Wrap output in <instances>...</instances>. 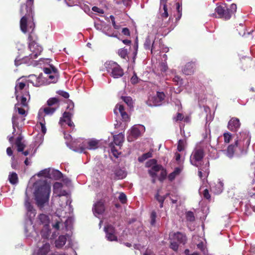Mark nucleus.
Returning a JSON list of instances; mask_svg holds the SVG:
<instances>
[{
	"mask_svg": "<svg viewBox=\"0 0 255 255\" xmlns=\"http://www.w3.org/2000/svg\"><path fill=\"white\" fill-rule=\"evenodd\" d=\"M34 27L35 24L33 22V10H32L31 15L28 17L26 27V31H27L28 27L32 29V31L28 36V47L32 52L29 56V59H33L36 58L38 56L41 54L42 51V47L39 45L36 42V41L38 39L37 37L35 35L33 32ZM22 32L24 33V32ZM27 31L25 32V33Z\"/></svg>",
	"mask_w": 255,
	"mask_h": 255,
	"instance_id": "f257e3e1",
	"label": "nucleus"
},
{
	"mask_svg": "<svg viewBox=\"0 0 255 255\" xmlns=\"http://www.w3.org/2000/svg\"><path fill=\"white\" fill-rule=\"evenodd\" d=\"M236 136L234 143L229 144L226 149V155L230 158L234 156L238 147L243 150L250 144L251 137L247 132H240L239 134H237Z\"/></svg>",
	"mask_w": 255,
	"mask_h": 255,
	"instance_id": "f03ea898",
	"label": "nucleus"
},
{
	"mask_svg": "<svg viewBox=\"0 0 255 255\" xmlns=\"http://www.w3.org/2000/svg\"><path fill=\"white\" fill-rule=\"evenodd\" d=\"M50 191V186L45 182L40 183L36 187L34 194L38 206L43 207L48 202Z\"/></svg>",
	"mask_w": 255,
	"mask_h": 255,
	"instance_id": "7ed1b4c3",
	"label": "nucleus"
},
{
	"mask_svg": "<svg viewBox=\"0 0 255 255\" xmlns=\"http://www.w3.org/2000/svg\"><path fill=\"white\" fill-rule=\"evenodd\" d=\"M34 0H26V2L21 5L20 13L22 17L20 20V27L22 31H26L27 22L28 17L32 13L33 7Z\"/></svg>",
	"mask_w": 255,
	"mask_h": 255,
	"instance_id": "20e7f679",
	"label": "nucleus"
},
{
	"mask_svg": "<svg viewBox=\"0 0 255 255\" xmlns=\"http://www.w3.org/2000/svg\"><path fill=\"white\" fill-rule=\"evenodd\" d=\"M237 5L233 3L228 7L226 4H222L217 5L215 11V13L210 14L211 16L215 17L223 18L225 20L230 19L232 15L236 11Z\"/></svg>",
	"mask_w": 255,
	"mask_h": 255,
	"instance_id": "39448f33",
	"label": "nucleus"
},
{
	"mask_svg": "<svg viewBox=\"0 0 255 255\" xmlns=\"http://www.w3.org/2000/svg\"><path fill=\"white\" fill-rule=\"evenodd\" d=\"M169 248L174 251L177 252L180 244L184 245L186 244L187 238L185 234L177 232L169 235Z\"/></svg>",
	"mask_w": 255,
	"mask_h": 255,
	"instance_id": "423d86ee",
	"label": "nucleus"
},
{
	"mask_svg": "<svg viewBox=\"0 0 255 255\" xmlns=\"http://www.w3.org/2000/svg\"><path fill=\"white\" fill-rule=\"evenodd\" d=\"M105 66L107 72L114 78L121 77L124 74L123 69L115 62L112 61L107 62Z\"/></svg>",
	"mask_w": 255,
	"mask_h": 255,
	"instance_id": "0eeeda50",
	"label": "nucleus"
},
{
	"mask_svg": "<svg viewBox=\"0 0 255 255\" xmlns=\"http://www.w3.org/2000/svg\"><path fill=\"white\" fill-rule=\"evenodd\" d=\"M204 155V152L202 149H194L190 156L191 163L194 166L198 167V163L203 159Z\"/></svg>",
	"mask_w": 255,
	"mask_h": 255,
	"instance_id": "6e6552de",
	"label": "nucleus"
},
{
	"mask_svg": "<svg viewBox=\"0 0 255 255\" xmlns=\"http://www.w3.org/2000/svg\"><path fill=\"white\" fill-rule=\"evenodd\" d=\"M98 141L91 139L88 141H84L79 145V150L80 152H84L86 149H95L98 148Z\"/></svg>",
	"mask_w": 255,
	"mask_h": 255,
	"instance_id": "1a4fd4ad",
	"label": "nucleus"
},
{
	"mask_svg": "<svg viewBox=\"0 0 255 255\" xmlns=\"http://www.w3.org/2000/svg\"><path fill=\"white\" fill-rule=\"evenodd\" d=\"M106 233V237L109 241H118V237L115 235L116 230L115 227L111 225H108L104 227Z\"/></svg>",
	"mask_w": 255,
	"mask_h": 255,
	"instance_id": "9d476101",
	"label": "nucleus"
},
{
	"mask_svg": "<svg viewBox=\"0 0 255 255\" xmlns=\"http://www.w3.org/2000/svg\"><path fill=\"white\" fill-rule=\"evenodd\" d=\"M114 112L116 115H118L119 114H120L123 121L127 122L128 121L129 119L128 114L125 111V107L123 105L120 104L116 105L114 109Z\"/></svg>",
	"mask_w": 255,
	"mask_h": 255,
	"instance_id": "9b49d317",
	"label": "nucleus"
},
{
	"mask_svg": "<svg viewBox=\"0 0 255 255\" xmlns=\"http://www.w3.org/2000/svg\"><path fill=\"white\" fill-rule=\"evenodd\" d=\"M92 210L95 216L102 214L105 211V201L101 199L97 201L94 204Z\"/></svg>",
	"mask_w": 255,
	"mask_h": 255,
	"instance_id": "f8f14e48",
	"label": "nucleus"
},
{
	"mask_svg": "<svg viewBox=\"0 0 255 255\" xmlns=\"http://www.w3.org/2000/svg\"><path fill=\"white\" fill-rule=\"evenodd\" d=\"M72 114L69 112H65L63 114V116L60 118L59 124L61 127L64 126L65 123H66L68 126L70 127H74V124L71 120Z\"/></svg>",
	"mask_w": 255,
	"mask_h": 255,
	"instance_id": "ddd939ff",
	"label": "nucleus"
},
{
	"mask_svg": "<svg viewBox=\"0 0 255 255\" xmlns=\"http://www.w3.org/2000/svg\"><path fill=\"white\" fill-rule=\"evenodd\" d=\"M241 126V123L239 119L237 118H232L229 121L228 124V128L233 132H236Z\"/></svg>",
	"mask_w": 255,
	"mask_h": 255,
	"instance_id": "4468645a",
	"label": "nucleus"
},
{
	"mask_svg": "<svg viewBox=\"0 0 255 255\" xmlns=\"http://www.w3.org/2000/svg\"><path fill=\"white\" fill-rule=\"evenodd\" d=\"M195 68V63L194 62H188L184 67L182 72L185 75H191L194 73Z\"/></svg>",
	"mask_w": 255,
	"mask_h": 255,
	"instance_id": "2eb2a0df",
	"label": "nucleus"
},
{
	"mask_svg": "<svg viewBox=\"0 0 255 255\" xmlns=\"http://www.w3.org/2000/svg\"><path fill=\"white\" fill-rule=\"evenodd\" d=\"M60 102V101L58 98H50L47 100V105L49 107L56 108L57 110L59 107Z\"/></svg>",
	"mask_w": 255,
	"mask_h": 255,
	"instance_id": "dca6fc26",
	"label": "nucleus"
},
{
	"mask_svg": "<svg viewBox=\"0 0 255 255\" xmlns=\"http://www.w3.org/2000/svg\"><path fill=\"white\" fill-rule=\"evenodd\" d=\"M114 174L115 175L114 179L115 180L123 179L127 176L126 172L120 168H117L115 169L114 171Z\"/></svg>",
	"mask_w": 255,
	"mask_h": 255,
	"instance_id": "f3484780",
	"label": "nucleus"
},
{
	"mask_svg": "<svg viewBox=\"0 0 255 255\" xmlns=\"http://www.w3.org/2000/svg\"><path fill=\"white\" fill-rule=\"evenodd\" d=\"M50 247L49 243L44 244L42 247L39 248L37 255H46L50 251Z\"/></svg>",
	"mask_w": 255,
	"mask_h": 255,
	"instance_id": "a211bd4d",
	"label": "nucleus"
},
{
	"mask_svg": "<svg viewBox=\"0 0 255 255\" xmlns=\"http://www.w3.org/2000/svg\"><path fill=\"white\" fill-rule=\"evenodd\" d=\"M124 140V135L120 133L114 136V141L116 145L121 146Z\"/></svg>",
	"mask_w": 255,
	"mask_h": 255,
	"instance_id": "6ab92c4d",
	"label": "nucleus"
},
{
	"mask_svg": "<svg viewBox=\"0 0 255 255\" xmlns=\"http://www.w3.org/2000/svg\"><path fill=\"white\" fill-rule=\"evenodd\" d=\"M25 87V84L22 82H19V80L16 81V85L15 86V95L16 100H18V95L17 93L18 91L23 90Z\"/></svg>",
	"mask_w": 255,
	"mask_h": 255,
	"instance_id": "aec40b11",
	"label": "nucleus"
},
{
	"mask_svg": "<svg viewBox=\"0 0 255 255\" xmlns=\"http://www.w3.org/2000/svg\"><path fill=\"white\" fill-rule=\"evenodd\" d=\"M181 172V169L179 167H176L174 170L170 173L168 176V180L172 181L175 179L176 177L180 174Z\"/></svg>",
	"mask_w": 255,
	"mask_h": 255,
	"instance_id": "412c9836",
	"label": "nucleus"
},
{
	"mask_svg": "<svg viewBox=\"0 0 255 255\" xmlns=\"http://www.w3.org/2000/svg\"><path fill=\"white\" fill-rule=\"evenodd\" d=\"M22 137L20 135L18 136L15 140V144L17 147V151L18 152L23 151L25 145L22 142Z\"/></svg>",
	"mask_w": 255,
	"mask_h": 255,
	"instance_id": "4be33fe9",
	"label": "nucleus"
},
{
	"mask_svg": "<svg viewBox=\"0 0 255 255\" xmlns=\"http://www.w3.org/2000/svg\"><path fill=\"white\" fill-rule=\"evenodd\" d=\"M198 169L202 171L204 177H207L209 174V162H207L205 165L202 166L198 165Z\"/></svg>",
	"mask_w": 255,
	"mask_h": 255,
	"instance_id": "5701e85b",
	"label": "nucleus"
},
{
	"mask_svg": "<svg viewBox=\"0 0 255 255\" xmlns=\"http://www.w3.org/2000/svg\"><path fill=\"white\" fill-rule=\"evenodd\" d=\"M8 180L12 185L17 184L18 182V178L17 174L15 172L10 173L8 175Z\"/></svg>",
	"mask_w": 255,
	"mask_h": 255,
	"instance_id": "b1692460",
	"label": "nucleus"
},
{
	"mask_svg": "<svg viewBox=\"0 0 255 255\" xmlns=\"http://www.w3.org/2000/svg\"><path fill=\"white\" fill-rule=\"evenodd\" d=\"M176 5V10L177 12V14L175 15L176 21H178L182 16V6L181 4H180L179 2H177L175 3Z\"/></svg>",
	"mask_w": 255,
	"mask_h": 255,
	"instance_id": "393cba45",
	"label": "nucleus"
},
{
	"mask_svg": "<svg viewBox=\"0 0 255 255\" xmlns=\"http://www.w3.org/2000/svg\"><path fill=\"white\" fill-rule=\"evenodd\" d=\"M28 97L29 100L30 99V95L28 91H26L22 96L20 100V105H21L23 107H27L28 104L27 103V97Z\"/></svg>",
	"mask_w": 255,
	"mask_h": 255,
	"instance_id": "a878e982",
	"label": "nucleus"
},
{
	"mask_svg": "<svg viewBox=\"0 0 255 255\" xmlns=\"http://www.w3.org/2000/svg\"><path fill=\"white\" fill-rule=\"evenodd\" d=\"M148 104L151 106H158L161 105V101H159L157 98H156V96L151 97L148 100Z\"/></svg>",
	"mask_w": 255,
	"mask_h": 255,
	"instance_id": "bb28decb",
	"label": "nucleus"
},
{
	"mask_svg": "<svg viewBox=\"0 0 255 255\" xmlns=\"http://www.w3.org/2000/svg\"><path fill=\"white\" fill-rule=\"evenodd\" d=\"M67 239L65 236H60L57 240L56 241L55 244L57 247H62L66 244Z\"/></svg>",
	"mask_w": 255,
	"mask_h": 255,
	"instance_id": "cd10ccee",
	"label": "nucleus"
},
{
	"mask_svg": "<svg viewBox=\"0 0 255 255\" xmlns=\"http://www.w3.org/2000/svg\"><path fill=\"white\" fill-rule=\"evenodd\" d=\"M50 178L55 180H60L63 177L62 173L58 170H53L50 174Z\"/></svg>",
	"mask_w": 255,
	"mask_h": 255,
	"instance_id": "c85d7f7f",
	"label": "nucleus"
},
{
	"mask_svg": "<svg viewBox=\"0 0 255 255\" xmlns=\"http://www.w3.org/2000/svg\"><path fill=\"white\" fill-rule=\"evenodd\" d=\"M121 99L124 101L125 103L129 107L130 109L133 107V101L132 99L129 96H122Z\"/></svg>",
	"mask_w": 255,
	"mask_h": 255,
	"instance_id": "c756f323",
	"label": "nucleus"
},
{
	"mask_svg": "<svg viewBox=\"0 0 255 255\" xmlns=\"http://www.w3.org/2000/svg\"><path fill=\"white\" fill-rule=\"evenodd\" d=\"M43 72L47 74H57L58 70L53 65H50L49 68H44Z\"/></svg>",
	"mask_w": 255,
	"mask_h": 255,
	"instance_id": "7c9ffc66",
	"label": "nucleus"
},
{
	"mask_svg": "<svg viewBox=\"0 0 255 255\" xmlns=\"http://www.w3.org/2000/svg\"><path fill=\"white\" fill-rule=\"evenodd\" d=\"M186 145V141L185 139H180L178 142L177 150L179 152L183 151L185 150Z\"/></svg>",
	"mask_w": 255,
	"mask_h": 255,
	"instance_id": "2f4dec72",
	"label": "nucleus"
},
{
	"mask_svg": "<svg viewBox=\"0 0 255 255\" xmlns=\"http://www.w3.org/2000/svg\"><path fill=\"white\" fill-rule=\"evenodd\" d=\"M42 110L45 115H52L56 111V108L48 106L43 108Z\"/></svg>",
	"mask_w": 255,
	"mask_h": 255,
	"instance_id": "473e14b6",
	"label": "nucleus"
},
{
	"mask_svg": "<svg viewBox=\"0 0 255 255\" xmlns=\"http://www.w3.org/2000/svg\"><path fill=\"white\" fill-rule=\"evenodd\" d=\"M20 106L19 103L16 104L14 106V109L17 111L18 114L25 117L26 116V111L24 109L20 107Z\"/></svg>",
	"mask_w": 255,
	"mask_h": 255,
	"instance_id": "72a5a7b5",
	"label": "nucleus"
},
{
	"mask_svg": "<svg viewBox=\"0 0 255 255\" xmlns=\"http://www.w3.org/2000/svg\"><path fill=\"white\" fill-rule=\"evenodd\" d=\"M38 123L41 126V130L42 133L45 134L46 132V128L45 127V122L43 118H39Z\"/></svg>",
	"mask_w": 255,
	"mask_h": 255,
	"instance_id": "f704fd0d",
	"label": "nucleus"
},
{
	"mask_svg": "<svg viewBox=\"0 0 255 255\" xmlns=\"http://www.w3.org/2000/svg\"><path fill=\"white\" fill-rule=\"evenodd\" d=\"M224 141L225 143H229L233 138L232 134L229 132H226L223 133Z\"/></svg>",
	"mask_w": 255,
	"mask_h": 255,
	"instance_id": "c9c22d12",
	"label": "nucleus"
},
{
	"mask_svg": "<svg viewBox=\"0 0 255 255\" xmlns=\"http://www.w3.org/2000/svg\"><path fill=\"white\" fill-rule=\"evenodd\" d=\"M152 154L150 152H148L143 154L141 156L138 157V160L140 162H142L147 158L152 157Z\"/></svg>",
	"mask_w": 255,
	"mask_h": 255,
	"instance_id": "e433bc0d",
	"label": "nucleus"
},
{
	"mask_svg": "<svg viewBox=\"0 0 255 255\" xmlns=\"http://www.w3.org/2000/svg\"><path fill=\"white\" fill-rule=\"evenodd\" d=\"M24 205L28 212H32L33 210V206L31 205L29 201V198L27 195L25 200Z\"/></svg>",
	"mask_w": 255,
	"mask_h": 255,
	"instance_id": "4c0bfd02",
	"label": "nucleus"
},
{
	"mask_svg": "<svg viewBox=\"0 0 255 255\" xmlns=\"http://www.w3.org/2000/svg\"><path fill=\"white\" fill-rule=\"evenodd\" d=\"M163 5V12H162L161 10L160 15L162 18H166L169 16L168 13L167 6L166 4H162Z\"/></svg>",
	"mask_w": 255,
	"mask_h": 255,
	"instance_id": "58836bf2",
	"label": "nucleus"
},
{
	"mask_svg": "<svg viewBox=\"0 0 255 255\" xmlns=\"http://www.w3.org/2000/svg\"><path fill=\"white\" fill-rule=\"evenodd\" d=\"M130 134L134 138H136L140 135V131L138 128H132L130 131Z\"/></svg>",
	"mask_w": 255,
	"mask_h": 255,
	"instance_id": "ea45409f",
	"label": "nucleus"
},
{
	"mask_svg": "<svg viewBox=\"0 0 255 255\" xmlns=\"http://www.w3.org/2000/svg\"><path fill=\"white\" fill-rule=\"evenodd\" d=\"M186 219L188 221L193 222L195 220L194 213L192 211H188L186 213Z\"/></svg>",
	"mask_w": 255,
	"mask_h": 255,
	"instance_id": "a19ab883",
	"label": "nucleus"
},
{
	"mask_svg": "<svg viewBox=\"0 0 255 255\" xmlns=\"http://www.w3.org/2000/svg\"><path fill=\"white\" fill-rule=\"evenodd\" d=\"M119 55L123 59H126L128 56V50L125 48H121L118 51Z\"/></svg>",
	"mask_w": 255,
	"mask_h": 255,
	"instance_id": "79ce46f5",
	"label": "nucleus"
},
{
	"mask_svg": "<svg viewBox=\"0 0 255 255\" xmlns=\"http://www.w3.org/2000/svg\"><path fill=\"white\" fill-rule=\"evenodd\" d=\"M38 218L42 224H47L48 223V216L44 214H40Z\"/></svg>",
	"mask_w": 255,
	"mask_h": 255,
	"instance_id": "37998d69",
	"label": "nucleus"
},
{
	"mask_svg": "<svg viewBox=\"0 0 255 255\" xmlns=\"http://www.w3.org/2000/svg\"><path fill=\"white\" fill-rule=\"evenodd\" d=\"M236 30L238 31L239 34L241 36H244L245 32V27L243 24H240L239 26H237Z\"/></svg>",
	"mask_w": 255,
	"mask_h": 255,
	"instance_id": "c03bdc74",
	"label": "nucleus"
},
{
	"mask_svg": "<svg viewBox=\"0 0 255 255\" xmlns=\"http://www.w3.org/2000/svg\"><path fill=\"white\" fill-rule=\"evenodd\" d=\"M160 170L161 172L158 179L159 181H162L166 178L167 176V171L163 167H162Z\"/></svg>",
	"mask_w": 255,
	"mask_h": 255,
	"instance_id": "a18cd8bd",
	"label": "nucleus"
},
{
	"mask_svg": "<svg viewBox=\"0 0 255 255\" xmlns=\"http://www.w3.org/2000/svg\"><path fill=\"white\" fill-rule=\"evenodd\" d=\"M26 58H20L19 57H17L14 61L15 65L16 66H18L20 65V64L22 63H24L26 62Z\"/></svg>",
	"mask_w": 255,
	"mask_h": 255,
	"instance_id": "49530a36",
	"label": "nucleus"
},
{
	"mask_svg": "<svg viewBox=\"0 0 255 255\" xmlns=\"http://www.w3.org/2000/svg\"><path fill=\"white\" fill-rule=\"evenodd\" d=\"M11 166L13 169L15 170L19 169V165L18 162L16 160H15L14 157L13 156L11 157Z\"/></svg>",
	"mask_w": 255,
	"mask_h": 255,
	"instance_id": "de8ad7c7",
	"label": "nucleus"
},
{
	"mask_svg": "<svg viewBox=\"0 0 255 255\" xmlns=\"http://www.w3.org/2000/svg\"><path fill=\"white\" fill-rule=\"evenodd\" d=\"M156 218V213L155 211H153L151 212V215H150V219H151L150 224L151 225H152V226L154 225V224L155 223Z\"/></svg>",
	"mask_w": 255,
	"mask_h": 255,
	"instance_id": "09e8293b",
	"label": "nucleus"
},
{
	"mask_svg": "<svg viewBox=\"0 0 255 255\" xmlns=\"http://www.w3.org/2000/svg\"><path fill=\"white\" fill-rule=\"evenodd\" d=\"M115 3L117 4H120L123 3L126 6H128L129 5V2L131 1V0H114Z\"/></svg>",
	"mask_w": 255,
	"mask_h": 255,
	"instance_id": "8fccbe9b",
	"label": "nucleus"
},
{
	"mask_svg": "<svg viewBox=\"0 0 255 255\" xmlns=\"http://www.w3.org/2000/svg\"><path fill=\"white\" fill-rule=\"evenodd\" d=\"M156 98L159 100V101L162 102L165 97V95L163 92H157L156 93Z\"/></svg>",
	"mask_w": 255,
	"mask_h": 255,
	"instance_id": "3c124183",
	"label": "nucleus"
},
{
	"mask_svg": "<svg viewBox=\"0 0 255 255\" xmlns=\"http://www.w3.org/2000/svg\"><path fill=\"white\" fill-rule=\"evenodd\" d=\"M110 18L111 19L112 25H113L114 28L115 29H119L120 28V26L116 24L114 16L113 15H111L110 16Z\"/></svg>",
	"mask_w": 255,
	"mask_h": 255,
	"instance_id": "603ef678",
	"label": "nucleus"
},
{
	"mask_svg": "<svg viewBox=\"0 0 255 255\" xmlns=\"http://www.w3.org/2000/svg\"><path fill=\"white\" fill-rule=\"evenodd\" d=\"M157 163V160L155 159H151L148 160L146 163V166L149 167L153 166Z\"/></svg>",
	"mask_w": 255,
	"mask_h": 255,
	"instance_id": "864d4df0",
	"label": "nucleus"
},
{
	"mask_svg": "<svg viewBox=\"0 0 255 255\" xmlns=\"http://www.w3.org/2000/svg\"><path fill=\"white\" fill-rule=\"evenodd\" d=\"M57 93L65 99H67L69 97L68 93L65 91L59 90L57 92Z\"/></svg>",
	"mask_w": 255,
	"mask_h": 255,
	"instance_id": "5fc2aeb1",
	"label": "nucleus"
},
{
	"mask_svg": "<svg viewBox=\"0 0 255 255\" xmlns=\"http://www.w3.org/2000/svg\"><path fill=\"white\" fill-rule=\"evenodd\" d=\"M163 166L161 165L160 164H155L153 166L151 167V169L155 172L156 173L157 172H158L159 170H160L162 168Z\"/></svg>",
	"mask_w": 255,
	"mask_h": 255,
	"instance_id": "6e6d98bb",
	"label": "nucleus"
},
{
	"mask_svg": "<svg viewBox=\"0 0 255 255\" xmlns=\"http://www.w3.org/2000/svg\"><path fill=\"white\" fill-rule=\"evenodd\" d=\"M150 45H151V40L149 37H147L145 41L144 44V48L146 49H149L150 48Z\"/></svg>",
	"mask_w": 255,
	"mask_h": 255,
	"instance_id": "4d7b16f0",
	"label": "nucleus"
},
{
	"mask_svg": "<svg viewBox=\"0 0 255 255\" xmlns=\"http://www.w3.org/2000/svg\"><path fill=\"white\" fill-rule=\"evenodd\" d=\"M119 199L122 203H125L127 201L126 195L124 193H121L120 194Z\"/></svg>",
	"mask_w": 255,
	"mask_h": 255,
	"instance_id": "13d9d810",
	"label": "nucleus"
},
{
	"mask_svg": "<svg viewBox=\"0 0 255 255\" xmlns=\"http://www.w3.org/2000/svg\"><path fill=\"white\" fill-rule=\"evenodd\" d=\"M155 198L159 202H164L166 199V197L160 196L159 194L157 193L155 196Z\"/></svg>",
	"mask_w": 255,
	"mask_h": 255,
	"instance_id": "bf43d9fd",
	"label": "nucleus"
},
{
	"mask_svg": "<svg viewBox=\"0 0 255 255\" xmlns=\"http://www.w3.org/2000/svg\"><path fill=\"white\" fill-rule=\"evenodd\" d=\"M183 115L181 113H177L176 117L173 118L175 122L181 121L183 119Z\"/></svg>",
	"mask_w": 255,
	"mask_h": 255,
	"instance_id": "052dcab7",
	"label": "nucleus"
},
{
	"mask_svg": "<svg viewBox=\"0 0 255 255\" xmlns=\"http://www.w3.org/2000/svg\"><path fill=\"white\" fill-rule=\"evenodd\" d=\"M203 197L204 198H205L207 200L210 199L211 196H210V194H209V190L207 189H205L203 191Z\"/></svg>",
	"mask_w": 255,
	"mask_h": 255,
	"instance_id": "680f3d73",
	"label": "nucleus"
},
{
	"mask_svg": "<svg viewBox=\"0 0 255 255\" xmlns=\"http://www.w3.org/2000/svg\"><path fill=\"white\" fill-rule=\"evenodd\" d=\"M49 78L52 80V82L56 83L58 80V73L57 74H53V75H50Z\"/></svg>",
	"mask_w": 255,
	"mask_h": 255,
	"instance_id": "e2e57ef3",
	"label": "nucleus"
},
{
	"mask_svg": "<svg viewBox=\"0 0 255 255\" xmlns=\"http://www.w3.org/2000/svg\"><path fill=\"white\" fill-rule=\"evenodd\" d=\"M130 82L132 84H135L138 83V77L135 74L131 78Z\"/></svg>",
	"mask_w": 255,
	"mask_h": 255,
	"instance_id": "0e129e2a",
	"label": "nucleus"
},
{
	"mask_svg": "<svg viewBox=\"0 0 255 255\" xmlns=\"http://www.w3.org/2000/svg\"><path fill=\"white\" fill-rule=\"evenodd\" d=\"M62 186L63 185L61 183L57 182L53 184V189L54 190L56 189H61Z\"/></svg>",
	"mask_w": 255,
	"mask_h": 255,
	"instance_id": "69168bd1",
	"label": "nucleus"
},
{
	"mask_svg": "<svg viewBox=\"0 0 255 255\" xmlns=\"http://www.w3.org/2000/svg\"><path fill=\"white\" fill-rule=\"evenodd\" d=\"M92 10L95 12H98L99 13L103 14L104 11L102 9L99 8L97 6H94L92 8Z\"/></svg>",
	"mask_w": 255,
	"mask_h": 255,
	"instance_id": "338daca9",
	"label": "nucleus"
},
{
	"mask_svg": "<svg viewBox=\"0 0 255 255\" xmlns=\"http://www.w3.org/2000/svg\"><path fill=\"white\" fill-rule=\"evenodd\" d=\"M122 32L125 35L130 36V35L129 30L127 27L123 28Z\"/></svg>",
	"mask_w": 255,
	"mask_h": 255,
	"instance_id": "774afa93",
	"label": "nucleus"
}]
</instances>
